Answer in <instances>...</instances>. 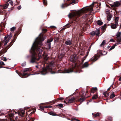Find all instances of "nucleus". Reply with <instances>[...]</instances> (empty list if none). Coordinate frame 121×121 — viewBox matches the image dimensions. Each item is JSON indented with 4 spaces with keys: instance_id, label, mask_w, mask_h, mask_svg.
Listing matches in <instances>:
<instances>
[{
    "instance_id": "f257e3e1",
    "label": "nucleus",
    "mask_w": 121,
    "mask_h": 121,
    "mask_svg": "<svg viewBox=\"0 0 121 121\" xmlns=\"http://www.w3.org/2000/svg\"><path fill=\"white\" fill-rule=\"evenodd\" d=\"M93 9L92 7L83 8L77 11L70 13L68 17L72 20L70 21L71 26L73 27L76 26L78 21L86 26L90 25L92 22L87 17L92 12Z\"/></svg>"
},
{
    "instance_id": "f03ea898",
    "label": "nucleus",
    "mask_w": 121,
    "mask_h": 121,
    "mask_svg": "<svg viewBox=\"0 0 121 121\" xmlns=\"http://www.w3.org/2000/svg\"><path fill=\"white\" fill-rule=\"evenodd\" d=\"M42 31V32L39 34V37L36 38L30 51L32 54L30 62L32 63H36L37 61L39 60L41 58V55L44 49L41 45H43L42 42L46 37V36L44 35L47 32V30L46 29H43Z\"/></svg>"
},
{
    "instance_id": "7ed1b4c3",
    "label": "nucleus",
    "mask_w": 121,
    "mask_h": 121,
    "mask_svg": "<svg viewBox=\"0 0 121 121\" xmlns=\"http://www.w3.org/2000/svg\"><path fill=\"white\" fill-rule=\"evenodd\" d=\"M17 36V34H15L13 36V39L12 40L11 42L10 43L9 45L7 46L6 48H4L0 51V56L4 53L7 52V50L12 46L16 39Z\"/></svg>"
},
{
    "instance_id": "20e7f679",
    "label": "nucleus",
    "mask_w": 121,
    "mask_h": 121,
    "mask_svg": "<svg viewBox=\"0 0 121 121\" xmlns=\"http://www.w3.org/2000/svg\"><path fill=\"white\" fill-rule=\"evenodd\" d=\"M76 1V0H68L66 3L65 4H62L61 5V7L62 8H64L69 6L70 4L75 3Z\"/></svg>"
},
{
    "instance_id": "39448f33",
    "label": "nucleus",
    "mask_w": 121,
    "mask_h": 121,
    "mask_svg": "<svg viewBox=\"0 0 121 121\" xmlns=\"http://www.w3.org/2000/svg\"><path fill=\"white\" fill-rule=\"evenodd\" d=\"M47 69L49 71L51 72L52 74L55 73V72L54 71H52V69L49 67H48L47 69H43L41 71V74L43 75H45L47 73Z\"/></svg>"
},
{
    "instance_id": "423d86ee",
    "label": "nucleus",
    "mask_w": 121,
    "mask_h": 121,
    "mask_svg": "<svg viewBox=\"0 0 121 121\" xmlns=\"http://www.w3.org/2000/svg\"><path fill=\"white\" fill-rule=\"evenodd\" d=\"M78 57L74 56H71L70 58V60L73 63H74L76 64V62L78 60Z\"/></svg>"
},
{
    "instance_id": "0eeeda50",
    "label": "nucleus",
    "mask_w": 121,
    "mask_h": 121,
    "mask_svg": "<svg viewBox=\"0 0 121 121\" xmlns=\"http://www.w3.org/2000/svg\"><path fill=\"white\" fill-rule=\"evenodd\" d=\"M100 56V55L95 54L90 60L92 62H94L99 58Z\"/></svg>"
},
{
    "instance_id": "6e6552de",
    "label": "nucleus",
    "mask_w": 121,
    "mask_h": 121,
    "mask_svg": "<svg viewBox=\"0 0 121 121\" xmlns=\"http://www.w3.org/2000/svg\"><path fill=\"white\" fill-rule=\"evenodd\" d=\"M121 33L120 32H118L116 36L117 38V42L118 44H121Z\"/></svg>"
},
{
    "instance_id": "1a4fd4ad",
    "label": "nucleus",
    "mask_w": 121,
    "mask_h": 121,
    "mask_svg": "<svg viewBox=\"0 0 121 121\" xmlns=\"http://www.w3.org/2000/svg\"><path fill=\"white\" fill-rule=\"evenodd\" d=\"M53 40V38H50V39L48 40L47 42V44L48 46V49H50L51 48V42Z\"/></svg>"
},
{
    "instance_id": "9d476101",
    "label": "nucleus",
    "mask_w": 121,
    "mask_h": 121,
    "mask_svg": "<svg viewBox=\"0 0 121 121\" xmlns=\"http://www.w3.org/2000/svg\"><path fill=\"white\" fill-rule=\"evenodd\" d=\"M9 36V35L7 34L5 36L4 38V39L3 40L4 42V46L6 45L9 41V40H7V38H8Z\"/></svg>"
},
{
    "instance_id": "9b49d317",
    "label": "nucleus",
    "mask_w": 121,
    "mask_h": 121,
    "mask_svg": "<svg viewBox=\"0 0 121 121\" xmlns=\"http://www.w3.org/2000/svg\"><path fill=\"white\" fill-rule=\"evenodd\" d=\"M120 4L119 2L118 1H116L114 2V4L112 5L111 7H118L120 5Z\"/></svg>"
},
{
    "instance_id": "f8f14e48",
    "label": "nucleus",
    "mask_w": 121,
    "mask_h": 121,
    "mask_svg": "<svg viewBox=\"0 0 121 121\" xmlns=\"http://www.w3.org/2000/svg\"><path fill=\"white\" fill-rule=\"evenodd\" d=\"M73 71V68H70L68 69L65 70L64 71V73H69L72 72Z\"/></svg>"
},
{
    "instance_id": "ddd939ff",
    "label": "nucleus",
    "mask_w": 121,
    "mask_h": 121,
    "mask_svg": "<svg viewBox=\"0 0 121 121\" xmlns=\"http://www.w3.org/2000/svg\"><path fill=\"white\" fill-rule=\"evenodd\" d=\"M76 98L74 97H73L70 98L68 100V101L69 103H72L74 102Z\"/></svg>"
},
{
    "instance_id": "4468645a",
    "label": "nucleus",
    "mask_w": 121,
    "mask_h": 121,
    "mask_svg": "<svg viewBox=\"0 0 121 121\" xmlns=\"http://www.w3.org/2000/svg\"><path fill=\"white\" fill-rule=\"evenodd\" d=\"M65 43L67 45H72V40L69 39H68L67 40L65 41Z\"/></svg>"
},
{
    "instance_id": "2eb2a0df",
    "label": "nucleus",
    "mask_w": 121,
    "mask_h": 121,
    "mask_svg": "<svg viewBox=\"0 0 121 121\" xmlns=\"http://www.w3.org/2000/svg\"><path fill=\"white\" fill-rule=\"evenodd\" d=\"M118 15L117 14L115 15V23L116 24H118V20L119 19V17H118L117 16Z\"/></svg>"
},
{
    "instance_id": "dca6fc26",
    "label": "nucleus",
    "mask_w": 121,
    "mask_h": 121,
    "mask_svg": "<svg viewBox=\"0 0 121 121\" xmlns=\"http://www.w3.org/2000/svg\"><path fill=\"white\" fill-rule=\"evenodd\" d=\"M87 98V97L85 96L81 97V98L78 99V101L79 102L82 103Z\"/></svg>"
},
{
    "instance_id": "f3484780",
    "label": "nucleus",
    "mask_w": 121,
    "mask_h": 121,
    "mask_svg": "<svg viewBox=\"0 0 121 121\" xmlns=\"http://www.w3.org/2000/svg\"><path fill=\"white\" fill-rule=\"evenodd\" d=\"M97 87H93L92 88L91 90V92L93 93H94L95 92H97Z\"/></svg>"
},
{
    "instance_id": "a211bd4d",
    "label": "nucleus",
    "mask_w": 121,
    "mask_h": 121,
    "mask_svg": "<svg viewBox=\"0 0 121 121\" xmlns=\"http://www.w3.org/2000/svg\"><path fill=\"white\" fill-rule=\"evenodd\" d=\"M95 33V35L96 36H99L100 33V30L98 29H97L95 30L94 31Z\"/></svg>"
},
{
    "instance_id": "6ab92c4d",
    "label": "nucleus",
    "mask_w": 121,
    "mask_h": 121,
    "mask_svg": "<svg viewBox=\"0 0 121 121\" xmlns=\"http://www.w3.org/2000/svg\"><path fill=\"white\" fill-rule=\"evenodd\" d=\"M25 110H22L21 112H18V114L21 117H23L24 115L25 114Z\"/></svg>"
},
{
    "instance_id": "aec40b11",
    "label": "nucleus",
    "mask_w": 121,
    "mask_h": 121,
    "mask_svg": "<svg viewBox=\"0 0 121 121\" xmlns=\"http://www.w3.org/2000/svg\"><path fill=\"white\" fill-rule=\"evenodd\" d=\"M48 113L50 115L53 116H60V114H57L52 111Z\"/></svg>"
},
{
    "instance_id": "412c9836",
    "label": "nucleus",
    "mask_w": 121,
    "mask_h": 121,
    "mask_svg": "<svg viewBox=\"0 0 121 121\" xmlns=\"http://www.w3.org/2000/svg\"><path fill=\"white\" fill-rule=\"evenodd\" d=\"M98 96L97 93H96L95 94H94L92 97V99H95L98 98Z\"/></svg>"
},
{
    "instance_id": "4be33fe9",
    "label": "nucleus",
    "mask_w": 121,
    "mask_h": 121,
    "mask_svg": "<svg viewBox=\"0 0 121 121\" xmlns=\"http://www.w3.org/2000/svg\"><path fill=\"white\" fill-rule=\"evenodd\" d=\"M89 66V64L87 62H86L84 63V64H83L81 67L82 68H83L85 67H88Z\"/></svg>"
},
{
    "instance_id": "5701e85b",
    "label": "nucleus",
    "mask_w": 121,
    "mask_h": 121,
    "mask_svg": "<svg viewBox=\"0 0 121 121\" xmlns=\"http://www.w3.org/2000/svg\"><path fill=\"white\" fill-rule=\"evenodd\" d=\"M13 116L14 114L13 113H11L9 114V121H11L12 120Z\"/></svg>"
},
{
    "instance_id": "b1692460",
    "label": "nucleus",
    "mask_w": 121,
    "mask_h": 121,
    "mask_svg": "<svg viewBox=\"0 0 121 121\" xmlns=\"http://www.w3.org/2000/svg\"><path fill=\"white\" fill-rule=\"evenodd\" d=\"M92 114L93 117H95L97 116H99L100 114V113L99 112H97L96 113H93Z\"/></svg>"
},
{
    "instance_id": "393cba45",
    "label": "nucleus",
    "mask_w": 121,
    "mask_h": 121,
    "mask_svg": "<svg viewBox=\"0 0 121 121\" xmlns=\"http://www.w3.org/2000/svg\"><path fill=\"white\" fill-rule=\"evenodd\" d=\"M32 69L31 68L25 69L23 71V72H25L27 71H32Z\"/></svg>"
},
{
    "instance_id": "a878e982",
    "label": "nucleus",
    "mask_w": 121,
    "mask_h": 121,
    "mask_svg": "<svg viewBox=\"0 0 121 121\" xmlns=\"http://www.w3.org/2000/svg\"><path fill=\"white\" fill-rule=\"evenodd\" d=\"M112 15L109 13L108 14L107 16V20L108 21H110L112 18Z\"/></svg>"
},
{
    "instance_id": "bb28decb",
    "label": "nucleus",
    "mask_w": 121,
    "mask_h": 121,
    "mask_svg": "<svg viewBox=\"0 0 121 121\" xmlns=\"http://www.w3.org/2000/svg\"><path fill=\"white\" fill-rule=\"evenodd\" d=\"M0 64L1 65H0V68H3V67L5 68H7V67H3V66H2V65H5V64H4V62H3V61H0Z\"/></svg>"
},
{
    "instance_id": "cd10ccee",
    "label": "nucleus",
    "mask_w": 121,
    "mask_h": 121,
    "mask_svg": "<svg viewBox=\"0 0 121 121\" xmlns=\"http://www.w3.org/2000/svg\"><path fill=\"white\" fill-rule=\"evenodd\" d=\"M65 54L63 53H61L58 56V58L60 59H62L64 56Z\"/></svg>"
},
{
    "instance_id": "c85d7f7f",
    "label": "nucleus",
    "mask_w": 121,
    "mask_h": 121,
    "mask_svg": "<svg viewBox=\"0 0 121 121\" xmlns=\"http://www.w3.org/2000/svg\"><path fill=\"white\" fill-rule=\"evenodd\" d=\"M118 25V24H113L111 25V28L113 29H115L117 28V26Z\"/></svg>"
},
{
    "instance_id": "c756f323",
    "label": "nucleus",
    "mask_w": 121,
    "mask_h": 121,
    "mask_svg": "<svg viewBox=\"0 0 121 121\" xmlns=\"http://www.w3.org/2000/svg\"><path fill=\"white\" fill-rule=\"evenodd\" d=\"M25 110H26L27 111L26 112V116H27L28 114L27 113V112H29L30 111H31V110H30V109L29 108L26 107L25 108Z\"/></svg>"
},
{
    "instance_id": "7c9ffc66",
    "label": "nucleus",
    "mask_w": 121,
    "mask_h": 121,
    "mask_svg": "<svg viewBox=\"0 0 121 121\" xmlns=\"http://www.w3.org/2000/svg\"><path fill=\"white\" fill-rule=\"evenodd\" d=\"M112 118L111 117H108L105 120L106 121H112Z\"/></svg>"
},
{
    "instance_id": "2f4dec72",
    "label": "nucleus",
    "mask_w": 121,
    "mask_h": 121,
    "mask_svg": "<svg viewBox=\"0 0 121 121\" xmlns=\"http://www.w3.org/2000/svg\"><path fill=\"white\" fill-rule=\"evenodd\" d=\"M56 107H58V108H63L64 107L63 104H60L57 105H56Z\"/></svg>"
},
{
    "instance_id": "473e14b6",
    "label": "nucleus",
    "mask_w": 121,
    "mask_h": 121,
    "mask_svg": "<svg viewBox=\"0 0 121 121\" xmlns=\"http://www.w3.org/2000/svg\"><path fill=\"white\" fill-rule=\"evenodd\" d=\"M97 22L98 25L99 26H101L103 24V22L99 20H98L97 21Z\"/></svg>"
},
{
    "instance_id": "72a5a7b5",
    "label": "nucleus",
    "mask_w": 121,
    "mask_h": 121,
    "mask_svg": "<svg viewBox=\"0 0 121 121\" xmlns=\"http://www.w3.org/2000/svg\"><path fill=\"white\" fill-rule=\"evenodd\" d=\"M71 26V24L70 21L69 22V23H68L65 26V27L66 28H68L70 27V26Z\"/></svg>"
},
{
    "instance_id": "f704fd0d",
    "label": "nucleus",
    "mask_w": 121,
    "mask_h": 121,
    "mask_svg": "<svg viewBox=\"0 0 121 121\" xmlns=\"http://www.w3.org/2000/svg\"><path fill=\"white\" fill-rule=\"evenodd\" d=\"M103 94V95L106 97H107L109 95V93L107 91H106L105 92H104Z\"/></svg>"
},
{
    "instance_id": "c9c22d12",
    "label": "nucleus",
    "mask_w": 121,
    "mask_h": 121,
    "mask_svg": "<svg viewBox=\"0 0 121 121\" xmlns=\"http://www.w3.org/2000/svg\"><path fill=\"white\" fill-rule=\"evenodd\" d=\"M30 75V74H29L28 73H23L22 74V76L24 77H27Z\"/></svg>"
},
{
    "instance_id": "e433bc0d",
    "label": "nucleus",
    "mask_w": 121,
    "mask_h": 121,
    "mask_svg": "<svg viewBox=\"0 0 121 121\" xmlns=\"http://www.w3.org/2000/svg\"><path fill=\"white\" fill-rule=\"evenodd\" d=\"M106 40H104L102 42V43L100 45L101 47L103 46L104 45H105L106 43Z\"/></svg>"
},
{
    "instance_id": "4c0bfd02",
    "label": "nucleus",
    "mask_w": 121,
    "mask_h": 121,
    "mask_svg": "<svg viewBox=\"0 0 121 121\" xmlns=\"http://www.w3.org/2000/svg\"><path fill=\"white\" fill-rule=\"evenodd\" d=\"M90 34L92 37H93L95 35V33L94 31H93L90 32Z\"/></svg>"
},
{
    "instance_id": "58836bf2",
    "label": "nucleus",
    "mask_w": 121,
    "mask_h": 121,
    "mask_svg": "<svg viewBox=\"0 0 121 121\" xmlns=\"http://www.w3.org/2000/svg\"><path fill=\"white\" fill-rule=\"evenodd\" d=\"M115 96V95L114 94V92H113L110 96V99H112Z\"/></svg>"
},
{
    "instance_id": "ea45409f",
    "label": "nucleus",
    "mask_w": 121,
    "mask_h": 121,
    "mask_svg": "<svg viewBox=\"0 0 121 121\" xmlns=\"http://www.w3.org/2000/svg\"><path fill=\"white\" fill-rule=\"evenodd\" d=\"M36 110V108H34V110H33L32 112H31V113L29 114V117H30V116H31L32 114H33L34 113H35V112Z\"/></svg>"
},
{
    "instance_id": "a19ab883",
    "label": "nucleus",
    "mask_w": 121,
    "mask_h": 121,
    "mask_svg": "<svg viewBox=\"0 0 121 121\" xmlns=\"http://www.w3.org/2000/svg\"><path fill=\"white\" fill-rule=\"evenodd\" d=\"M118 44V43H116V44H115L113 46H112L111 48H110V50H111L112 49H114L115 48V46L116 45V44Z\"/></svg>"
},
{
    "instance_id": "79ce46f5",
    "label": "nucleus",
    "mask_w": 121,
    "mask_h": 121,
    "mask_svg": "<svg viewBox=\"0 0 121 121\" xmlns=\"http://www.w3.org/2000/svg\"><path fill=\"white\" fill-rule=\"evenodd\" d=\"M43 3L44 4L47 5V0H43Z\"/></svg>"
},
{
    "instance_id": "37998d69",
    "label": "nucleus",
    "mask_w": 121,
    "mask_h": 121,
    "mask_svg": "<svg viewBox=\"0 0 121 121\" xmlns=\"http://www.w3.org/2000/svg\"><path fill=\"white\" fill-rule=\"evenodd\" d=\"M9 4L7 3L5 5H4V9H6L8 7Z\"/></svg>"
},
{
    "instance_id": "c03bdc74",
    "label": "nucleus",
    "mask_w": 121,
    "mask_h": 121,
    "mask_svg": "<svg viewBox=\"0 0 121 121\" xmlns=\"http://www.w3.org/2000/svg\"><path fill=\"white\" fill-rule=\"evenodd\" d=\"M106 24H104V26H102L101 28V29L102 30H104L106 28Z\"/></svg>"
},
{
    "instance_id": "a18cd8bd",
    "label": "nucleus",
    "mask_w": 121,
    "mask_h": 121,
    "mask_svg": "<svg viewBox=\"0 0 121 121\" xmlns=\"http://www.w3.org/2000/svg\"><path fill=\"white\" fill-rule=\"evenodd\" d=\"M42 110V111L43 112L44 111V109L45 106L43 107L41 106H40L39 107Z\"/></svg>"
},
{
    "instance_id": "49530a36",
    "label": "nucleus",
    "mask_w": 121,
    "mask_h": 121,
    "mask_svg": "<svg viewBox=\"0 0 121 121\" xmlns=\"http://www.w3.org/2000/svg\"><path fill=\"white\" fill-rule=\"evenodd\" d=\"M16 27H13L11 29V31H14L16 29Z\"/></svg>"
},
{
    "instance_id": "de8ad7c7",
    "label": "nucleus",
    "mask_w": 121,
    "mask_h": 121,
    "mask_svg": "<svg viewBox=\"0 0 121 121\" xmlns=\"http://www.w3.org/2000/svg\"><path fill=\"white\" fill-rule=\"evenodd\" d=\"M87 55H86L85 56H84L83 57V59L82 60V63H83V61H84V60H85V59L86 58V57L87 56Z\"/></svg>"
},
{
    "instance_id": "09e8293b",
    "label": "nucleus",
    "mask_w": 121,
    "mask_h": 121,
    "mask_svg": "<svg viewBox=\"0 0 121 121\" xmlns=\"http://www.w3.org/2000/svg\"><path fill=\"white\" fill-rule=\"evenodd\" d=\"M74 120L78 121H80V120H78V119H75L74 118H73L72 119V121H74Z\"/></svg>"
},
{
    "instance_id": "8fccbe9b",
    "label": "nucleus",
    "mask_w": 121,
    "mask_h": 121,
    "mask_svg": "<svg viewBox=\"0 0 121 121\" xmlns=\"http://www.w3.org/2000/svg\"><path fill=\"white\" fill-rule=\"evenodd\" d=\"M97 52L100 53V54L101 55H102V51L101 50H98L97 51Z\"/></svg>"
},
{
    "instance_id": "3c124183",
    "label": "nucleus",
    "mask_w": 121,
    "mask_h": 121,
    "mask_svg": "<svg viewBox=\"0 0 121 121\" xmlns=\"http://www.w3.org/2000/svg\"><path fill=\"white\" fill-rule=\"evenodd\" d=\"M26 65V62H24L23 63H22V66H25Z\"/></svg>"
},
{
    "instance_id": "603ef678",
    "label": "nucleus",
    "mask_w": 121,
    "mask_h": 121,
    "mask_svg": "<svg viewBox=\"0 0 121 121\" xmlns=\"http://www.w3.org/2000/svg\"><path fill=\"white\" fill-rule=\"evenodd\" d=\"M16 73L19 75H22V73H20L19 72H18V71H17V70H16Z\"/></svg>"
},
{
    "instance_id": "864d4df0",
    "label": "nucleus",
    "mask_w": 121,
    "mask_h": 121,
    "mask_svg": "<svg viewBox=\"0 0 121 121\" xmlns=\"http://www.w3.org/2000/svg\"><path fill=\"white\" fill-rule=\"evenodd\" d=\"M9 1L11 4V5H12L13 4V2L11 0H9Z\"/></svg>"
},
{
    "instance_id": "5fc2aeb1",
    "label": "nucleus",
    "mask_w": 121,
    "mask_h": 121,
    "mask_svg": "<svg viewBox=\"0 0 121 121\" xmlns=\"http://www.w3.org/2000/svg\"><path fill=\"white\" fill-rule=\"evenodd\" d=\"M52 106H45V107L46 108H52Z\"/></svg>"
},
{
    "instance_id": "6e6d98bb",
    "label": "nucleus",
    "mask_w": 121,
    "mask_h": 121,
    "mask_svg": "<svg viewBox=\"0 0 121 121\" xmlns=\"http://www.w3.org/2000/svg\"><path fill=\"white\" fill-rule=\"evenodd\" d=\"M92 45V44H91V45L90 46V47H89V48L88 49V50H88V51H90V49H91V46Z\"/></svg>"
},
{
    "instance_id": "4d7b16f0",
    "label": "nucleus",
    "mask_w": 121,
    "mask_h": 121,
    "mask_svg": "<svg viewBox=\"0 0 121 121\" xmlns=\"http://www.w3.org/2000/svg\"><path fill=\"white\" fill-rule=\"evenodd\" d=\"M58 99L59 100H63V98H62L60 97V98H58Z\"/></svg>"
},
{
    "instance_id": "13d9d810",
    "label": "nucleus",
    "mask_w": 121,
    "mask_h": 121,
    "mask_svg": "<svg viewBox=\"0 0 121 121\" xmlns=\"http://www.w3.org/2000/svg\"><path fill=\"white\" fill-rule=\"evenodd\" d=\"M21 8V5H20L17 7V8L19 10H20Z\"/></svg>"
},
{
    "instance_id": "bf43d9fd",
    "label": "nucleus",
    "mask_w": 121,
    "mask_h": 121,
    "mask_svg": "<svg viewBox=\"0 0 121 121\" xmlns=\"http://www.w3.org/2000/svg\"><path fill=\"white\" fill-rule=\"evenodd\" d=\"M12 37L11 36H9V37H8V39H7V40H9V41L11 39V38Z\"/></svg>"
},
{
    "instance_id": "052dcab7",
    "label": "nucleus",
    "mask_w": 121,
    "mask_h": 121,
    "mask_svg": "<svg viewBox=\"0 0 121 121\" xmlns=\"http://www.w3.org/2000/svg\"><path fill=\"white\" fill-rule=\"evenodd\" d=\"M3 43V42L2 41H1L0 42V47L2 46V44Z\"/></svg>"
},
{
    "instance_id": "680f3d73",
    "label": "nucleus",
    "mask_w": 121,
    "mask_h": 121,
    "mask_svg": "<svg viewBox=\"0 0 121 121\" xmlns=\"http://www.w3.org/2000/svg\"><path fill=\"white\" fill-rule=\"evenodd\" d=\"M66 28H65V26H64V27L62 29H61V30H65Z\"/></svg>"
},
{
    "instance_id": "e2e57ef3",
    "label": "nucleus",
    "mask_w": 121,
    "mask_h": 121,
    "mask_svg": "<svg viewBox=\"0 0 121 121\" xmlns=\"http://www.w3.org/2000/svg\"><path fill=\"white\" fill-rule=\"evenodd\" d=\"M3 60L4 61H6L7 60V59L6 57H4V59Z\"/></svg>"
},
{
    "instance_id": "0e129e2a",
    "label": "nucleus",
    "mask_w": 121,
    "mask_h": 121,
    "mask_svg": "<svg viewBox=\"0 0 121 121\" xmlns=\"http://www.w3.org/2000/svg\"><path fill=\"white\" fill-rule=\"evenodd\" d=\"M54 100L55 101L54 102V101H52L51 102V103L52 104H54L55 103V102H56V100Z\"/></svg>"
},
{
    "instance_id": "69168bd1",
    "label": "nucleus",
    "mask_w": 121,
    "mask_h": 121,
    "mask_svg": "<svg viewBox=\"0 0 121 121\" xmlns=\"http://www.w3.org/2000/svg\"><path fill=\"white\" fill-rule=\"evenodd\" d=\"M44 59L46 60H48V58H47V56L45 57L44 58Z\"/></svg>"
},
{
    "instance_id": "338daca9",
    "label": "nucleus",
    "mask_w": 121,
    "mask_h": 121,
    "mask_svg": "<svg viewBox=\"0 0 121 121\" xmlns=\"http://www.w3.org/2000/svg\"><path fill=\"white\" fill-rule=\"evenodd\" d=\"M90 51H89L88 50H87V56L88 55V54L89 53V52Z\"/></svg>"
},
{
    "instance_id": "774afa93",
    "label": "nucleus",
    "mask_w": 121,
    "mask_h": 121,
    "mask_svg": "<svg viewBox=\"0 0 121 121\" xmlns=\"http://www.w3.org/2000/svg\"><path fill=\"white\" fill-rule=\"evenodd\" d=\"M111 89V88L110 87H109L107 90V91H109Z\"/></svg>"
}]
</instances>
